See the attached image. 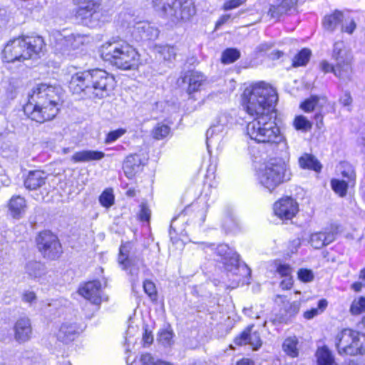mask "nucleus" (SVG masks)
Wrapping results in <instances>:
<instances>
[{
  "label": "nucleus",
  "mask_w": 365,
  "mask_h": 365,
  "mask_svg": "<svg viewBox=\"0 0 365 365\" xmlns=\"http://www.w3.org/2000/svg\"><path fill=\"white\" fill-rule=\"evenodd\" d=\"M61 47L59 49L65 54L69 55L73 51H76L81 46L88 43L89 37L86 35H81L78 34H72L62 38H59Z\"/></svg>",
  "instance_id": "16"
},
{
  "label": "nucleus",
  "mask_w": 365,
  "mask_h": 365,
  "mask_svg": "<svg viewBox=\"0 0 365 365\" xmlns=\"http://www.w3.org/2000/svg\"><path fill=\"white\" fill-rule=\"evenodd\" d=\"M231 120L232 118L229 114L222 113L217 117L215 123L208 128L206 133L207 149L220 143Z\"/></svg>",
  "instance_id": "13"
},
{
  "label": "nucleus",
  "mask_w": 365,
  "mask_h": 365,
  "mask_svg": "<svg viewBox=\"0 0 365 365\" xmlns=\"http://www.w3.org/2000/svg\"><path fill=\"white\" fill-rule=\"evenodd\" d=\"M362 287H364V284L362 282H357L352 284L351 287L356 292L361 291Z\"/></svg>",
  "instance_id": "64"
},
{
  "label": "nucleus",
  "mask_w": 365,
  "mask_h": 365,
  "mask_svg": "<svg viewBox=\"0 0 365 365\" xmlns=\"http://www.w3.org/2000/svg\"><path fill=\"white\" fill-rule=\"evenodd\" d=\"M229 250L230 249L227 245H220L216 248L217 255L223 257H226L228 255ZM225 267L228 272L232 273L235 275H250L251 270L247 266L246 264H240L238 255H235L229 259L225 257Z\"/></svg>",
  "instance_id": "14"
},
{
  "label": "nucleus",
  "mask_w": 365,
  "mask_h": 365,
  "mask_svg": "<svg viewBox=\"0 0 365 365\" xmlns=\"http://www.w3.org/2000/svg\"><path fill=\"white\" fill-rule=\"evenodd\" d=\"M151 211L146 204L142 203L140 205V210L138 214V217L141 221L148 222L150 218Z\"/></svg>",
  "instance_id": "52"
},
{
  "label": "nucleus",
  "mask_w": 365,
  "mask_h": 365,
  "mask_svg": "<svg viewBox=\"0 0 365 365\" xmlns=\"http://www.w3.org/2000/svg\"><path fill=\"white\" fill-rule=\"evenodd\" d=\"M277 272L284 277H288L292 273V268L287 264H280L277 268Z\"/></svg>",
  "instance_id": "55"
},
{
  "label": "nucleus",
  "mask_w": 365,
  "mask_h": 365,
  "mask_svg": "<svg viewBox=\"0 0 365 365\" xmlns=\"http://www.w3.org/2000/svg\"><path fill=\"white\" fill-rule=\"evenodd\" d=\"M255 175L257 182L272 192L281 184L290 180L292 175L287 163L275 158L259 167Z\"/></svg>",
  "instance_id": "6"
},
{
  "label": "nucleus",
  "mask_w": 365,
  "mask_h": 365,
  "mask_svg": "<svg viewBox=\"0 0 365 365\" xmlns=\"http://www.w3.org/2000/svg\"><path fill=\"white\" fill-rule=\"evenodd\" d=\"M182 81L187 83V92L191 96L193 93L199 91L200 87L206 81L205 76L197 71H188L182 77Z\"/></svg>",
  "instance_id": "19"
},
{
  "label": "nucleus",
  "mask_w": 365,
  "mask_h": 365,
  "mask_svg": "<svg viewBox=\"0 0 365 365\" xmlns=\"http://www.w3.org/2000/svg\"><path fill=\"white\" fill-rule=\"evenodd\" d=\"M170 132V128L164 123H158L152 130V136L156 140L165 138Z\"/></svg>",
  "instance_id": "38"
},
{
  "label": "nucleus",
  "mask_w": 365,
  "mask_h": 365,
  "mask_svg": "<svg viewBox=\"0 0 365 365\" xmlns=\"http://www.w3.org/2000/svg\"><path fill=\"white\" fill-rule=\"evenodd\" d=\"M336 233V228L313 233L310 236L309 242L314 248L320 249L331 243L335 240Z\"/></svg>",
  "instance_id": "20"
},
{
  "label": "nucleus",
  "mask_w": 365,
  "mask_h": 365,
  "mask_svg": "<svg viewBox=\"0 0 365 365\" xmlns=\"http://www.w3.org/2000/svg\"><path fill=\"white\" fill-rule=\"evenodd\" d=\"M72 2L76 6V17L82 24L89 27L98 24V9L101 0H72Z\"/></svg>",
  "instance_id": "10"
},
{
  "label": "nucleus",
  "mask_w": 365,
  "mask_h": 365,
  "mask_svg": "<svg viewBox=\"0 0 365 365\" xmlns=\"http://www.w3.org/2000/svg\"><path fill=\"white\" fill-rule=\"evenodd\" d=\"M159 53L165 61H172L175 58L176 49L173 46H165L160 48Z\"/></svg>",
  "instance_id": "48"
},
{
  "label": "nucleus",
  "mask_w": 365,
  "mask_h": 365,
  "mask_svg": "<svg viewBox=\"0 0 365 365\" xmlns=\"http://www.w3.org/2000/svg\"><path fill=\"white\" fill-rule=\"evenodd\" d=\"M230 19V14L222 15L220 19L216 22L215 27L219 28L222 25L225 24Z\"/></svg>",
  "instance_id": "61"
},
{
  "label": "nucleus",
  "mask_w": 365,
  "mask_h": 365,
  "mask_svg": "<svg viewBox=\"0 0 365 365\" xmlns=\"http://www.w3.org/2000/svg\"><path fill=\"white\" fill-rule=\"evenodd\" d=\"M61 305V302L57 299H53L51 302H43L41 309L45 312L50 313L51 314H56L57 309Z\"/></svg>",
  "instance_id": "49"
},
{
  "label": "nucleus",
  "mask_w": 365,
  "mask_h": 365,
  "mask_svg": "<svg viewBox=\"0 0 365 365\" xmlns=\"http://www.w3.org/2000/svg\"><path fill=\"white\" fill-rule=\"evenodd\" d=\"M333 58L336 61L335 66H332L327 61H322L320 68L324 73L331 72L336 77L341 79H349L351 74L352 57L344 49L341 42H337L334 46Z\"/></svg>",
  "instance_id": "9"
},
{
  "label": "nucleus",
  "mask_w": 365,
  "mask_h": 365,
  "mask_svg": "<svg viewBox=\"0 0 365 365\" xmlns=\"http://www.w3.org/2000/svg\"><path fill=\"white\" fill-rule=\"evenodd\" d=\"M143 341L144 344L150 345L153 341V336L151 332H149L147 329L143 336Z\"/></svg>",
  "instance_id": "59"
},
{
  "label": "nucleus",
  "mask_w": 365,
  "mask_h": 365,
  "mask_svg": "<svg viewBox=\"0 0 365 365\" xmlns=\"http://www.w3.org/2000/svg\"><path fill=\"white\" fill-rule=\"evenodd\" d=\"M240 57V52L236 48H227L223 51L221 61L224 64L234 63Z\"/></svg>",
  "instance_id": "37"
},
{
  "label": "nucleus",
  "mask_w": 365,
  "mask_h": 365,
  "mask_svg": "<svg viewBox=\"0 0 365 365\" xmlns=\"http://www.w3.org/2000/svg\"><path fill=\"white\" fill-rule=\"evenodd\" d=\"M23 300L26 302L32 303L36 300V295L34 292L27 291L23 294Z\"/></svg>",
  "instance_id": "57"
},
{
  "label": "nucleus",
  "mask_w": 365,
  "mask_h": 365,
  "mask_svg": "<svg viewBox=\"0 0 365 365\" xmlns=\"http://www.w3.org/2000/svg\"><path fill=\"white\" fill-rule=\"evenodd\" d=\"M46 174L41 170L30 171L24 180V186L30 190H35L46 183Z\"/></svg>",
  "instance_id": "22"
},
{
  "label": "nucleus",
  "mask_w": 365,
  "mask_h": 365,
  "mask_svg": "<svg viewBox=\"0 0 365 365\" xmlns=\"http://www.w3.org/2000/svg\"><path fill=\"white\" fill-rule=\"evenodd\" d=\"M326 103V98L312 96L300 104V108L306 113H309L315 110H321Z\"/></svg>",
  "instance_id": "28"
},
{
  "label": "nucleus",
  "mask_w": 365,
  "mask_h": 365,
  "mask_svg": "<svg viewBox=\"0 0 365 365\" xmlns=\"http://www.w3.org/2000/svg\"><path fill=\"white\" fill-rule=\"evenodd\" d=\"M274 44L272 42H266L261 43L258 47L257 50L259 52L267 51L273 47Z\"/></svg>",
  "instance_id": "60"
},
{
  "label": "nucleus",
  "mask_w": 365,
  "mask_h": 365,
  "mask_svg": "<svg viewBox=\"0 0 365 365\" xmlns=\"http://www.w3.org/2000/svg\"><path fill=\"white\" fill-rule=\"evenodd\" d=\"M274 212L281 220H291L299 211L298 203L291 197L279 199L274 204Z\"/></svg>",
  "instance_id": "15"
},
{
  "label": "nucleus",
  "mask_w": 365,
  "mask_h": 365,
  "mask_svg": "<svg viewBox=\"0 0 365 365\" xmlns=\"http://www.w3.org/2000/svg\"><path fill=\"white\" fill-rule=\"evenodd\" d=\"M297 2V0H282L279 5H272L269 8V13L272 17L278 18L279 16L291 9Z\"/></svg>",
  "instance_id": "32"
},
{
  "label": "nucleus",
  "mask_w": 365,
  "mask_h": 365,
  "mask_svg": "<svg viewBox=\"0 0 365 365\" xmlns=\"http://www.w3.org/2000/svg\"><path fill=\"white\" fill-rule=\"evenodd\" d=\"M236 365H254V362L250 359L243 358L237 361Z\"/></svg>",
  "instance_id": "63"
},
{
  "label": "nucleus",
  "mask_w": 365,
  "mask_h": 365,
  "mask_svg": "<svg viewBox=\"0 0 365 365\" xmlns=\"http://www.w3.org/2000/svg\"><path fill=\"white\" fill-rule=\"evenodd\" d=\"M105 157V153L102 151L83 150L76 152L71 157L73 163H88L93 160H101Z\"/></svg>",
  "instance_id": "24"
},
{
  "label": "nucleus",
  "mask_w": 365,
  "mask_h": 365,
  "mask_svg": "<svg viewBox=\"0 0 365 365\" xmlns=\"http://www.w3.org/2000/svg\"><path fill=\"white\" fill-rule=\"evenodd\" d=\"M26 272L32 278L38 279L46 273V267L40 262L30 261L25 267Z\"/></svg>",
  "instance_id": "33"
},
{
  "label": "nucleus",
  "mask_w": 365,
  "mask_h": 365,
  "mask_svg": "<svg viewBox=\"0 0 365 365\" xmlns=\"http://www.w3.org/2000/svg\"><path fill=\"white\" fill-rule=\"evenodd\" d=\"M319 111L315 113L314 116V119L315 120L316 126L318 129H321L323 125V115L321 113L320 110H318Z\"/></svg>",
  "instance_id": "58"
},
{
  "label": "nucleus",
  "mask_w": 365,
  "mask_h": 365,
  "mask_svg": "<svg viewBox=\"0 0 365 365\" xmlns=\"http://www.w3.org/2000/svg\"><path fill=\"white\" fill-rule=\"evenodd\" d=\"M253 325L247 327L240 335L235 338L236 345L242 346L249 344L254 350L261 347L262 341L258 331H254Z\"/></svg>",
  "instance_id": "18"
},
{
  "label": "nucleus",
  "mask_w": 365,
  "mask_h": 365,
  "mask_svg": "<svg viewBox=\"0 0 365 365\" xmlns=\"http://www.w3.org/2000/svg\"><path fill=\"white\" fill-rule=\"evenodd\" d=\"M238 219L232 212H228L223 219L222 226L227 231H233L238 226Z\"/></svg>",
  "instance_id": "39"
},
{
  "label": "nucleus",
  "mask_w": 365,
  "mask_h": 365,
  "mask_svg": "<svg viewBox=\"0 0 365 365\" xmlns=\"http://www.w3.org/2000/svg\"><path fill=\"white\" fill-rule=\"evenodd\" d=\"M136 29L143 40H155L158 37L160 33L157 27L151 25L148 22L138 23L137 24Z\"/></svg>",
  "instance_id": "26"
},
{
  "label": "nucleus",
  "mask_w": 365,
  "mask_h": 365,
  "mask_svg": "<svg viewBox=\"0 0 365 365\" xmlns=\"http://www.w3.org/2000/svg\"><path fill=\"white\" fill-rule=\"evenodd\" d=\"M282 350L289 357H297L299 353L298 339L295 336L286 338L282 344Z\"/></svg>",
  "instance_id": "30"
},
{
  "label": "nucleus",
  "mask_w": 365,
  "mask_h": 365,
  "mask_svg": "<svg viewBox=\"0 0 365 365\" xmlns=\"http://www.w3.org/2000/svg\"><path fill=\"white\" fill-rule=\"evenodd\" d=\"M153 7L174 24L190 20L196 9L192 0H152Z\"/></svg>",
  "instance_id": "7"
},
{
  "label": "nucleus",
  "mask_w": 365,
  "mask_h": 365,
  "mask_svg": "<svg viewBox=\"0 0 365 365\" xmlns=\"http://www.w3.org/2000/svg\"><path fill=\"white\" fill-rule=\"evenodd\" d=\"M32 329L30 320L28 318L19 319L14 326L15 339L20 342H25L30 339Z\"/></svg>",
  "instance_id": "21"
},
{
  "label": "nucleus",
  "mask_w": 365,
  "mask_h": 365,
  "mask_svg": "<svg viewBox=\"0 0 365 365\" xmlns=\"http://www.w3.org/2000/svg\"><path fill=\"white\" fill-rule=\"evenodd\" d=\"M247 0H227L223 4V9L228 11L236 9L246 2Z\"/></svg>",
  "instance_id": "53"
},
{
  "label": "nucleus",
  "mask_w": 365,
  "mask_h": 365,
  "mask_svg": "<svg viewBox=\"0 0 365 365\" xmlns=\"http://www.w3.org/2000/svg\"><path fill=\"white\" fill-rule=\"evenodd\" d=\"M277 101L275 90L265 83L247 88L243 93L246 112L254 120L247 125V133L260 143L278 144L284 139L277 126L274 107Z\"/></svg>",
  "instance_id": "1"
},
{
  "label": "nucleus",
  "mask_w": 365,
  "mask_h": 365,
  "mask_svg": "<svg viewBox=\"0 0 365 365\" xmlns=\"http://www.w3.org/2000/svg\"><path fill=\"white\" fill-rule=\"evenodd\" d=\"M100 53L105 61L120 70H137L142 64L138 52L123 40L113 39L106 42L101 46Z\"/></svg>",
  "instance_id": "4"
},
{
  "label": "nucleus",
  "mask_w": 365,
  "mask_h": 365,
  "mask_svg": "<svg viewBox=\"0 0 365 365\" xmlns=\"http://www.w3.org/2000/svg\"><path fill=\"white\" fill-rule=\"evenodd\" d=\"M355 28L356 24L353 20H351L348 26H346V27L342 26L341 30L349 34H352Z\"/></svg>",
  "instance_id": "62"
},
{
  "label": "nucleus",
  "mask_w": 365,
  "mask_h": 365,
  "mask_svg": "<svg viewBox=\"0 0 365 365\" xmlns=\"http://www.w3.org/2000/svg\"><path fill=\"white\" fill-rule=\"evenodd\" d=\"M335 346L341 356L365 353V335L351 329H344L335 337Z\"/></svg>",
  "instance_id": "8"
},
{
  "label": "nucleus",
  "mask_w": 365,
  "mask_h": 365,
  "mask_svg": "<svg viewBox=\"0 0 365 365\" xmlns=\"http://www.w3.org/2000/svg\"><path fill=\"white\" fill-rule=\"evenodd\" d=\"M341 175L344 178L347 179L348 182L354 185L356 179V173L354 168L347 163L341 164Z\"/></svg>",
  "instance_id": "42"
},
{
  "label": "nucleus",
  "mask_w": 365,
  "mask_h": 365,
  "mask_svg": "<svg viewBox=\"0 0 365 365\" xmlns=\"http://www.w3.org/2000/svg\"><path fill=\"white\" fill-rule=\"evenodd\" d=\"M44 46L40 36H23L9 41L2 51V60L7 63L23 62L39 56Z\"/></svg>",
  "instance_id": "5"
},
{
  "label": "nucleus",
  "mask_w": 365,
  "mask_h": 365,
  "mask_svg": "<svg viewBox=\"0 0 365 365\" xmlns=\"http://www.w3.org/2000/svg\"><path fill=\"white\" fill-rule=\"evenodd\" d=\"M327 302L326 299H321L318 302L317 307L312 308L304 313V317L307 319H312L314 317L321 314L327 307Z\"/></svg>",
  "instance_id": "40"
},
{
  "label": "nucleus",
  "mask_w": 365,
  "mask_h": 365,
  "mask_svg": "<svg viewBox=\"0 0 365 365\" xmlns=\"http://www.w3.org/2000/svg\"><path fill=\"white\" fill-rule=\"evenodd\" d=\"M300 309V303L297 301L293 302L289 304V307L286 309L287 314L289 317L296 315Z\"/></svg>",
  "instance_id": "54"
},
{
  "label": "nucleus",
  "mask_w": 365,
  "mask_h": 365,
  "mask_svg": "<svg viewBox=\"0 0 365 365\" xmlns=\"http://www.w3.org/2000/svg\"><path fill=\"white\" fill-rule=\"evenodd\" d=\"M77 335L78 327L76 324L68 322L63 323L56 334L57 339L63 343L73 341Z\"/></svg>",
  "instance_id": "23"
},
{
  "label": "nucleus",
  "mask_w": 365,
  "mask_h": 365,
  "mask_svg": "<svg viewBox=\"0 0 365 365\" xmlns=\"http://www.w3.org/2000/svg\"><path fill=\"white\" fill-rule=\"evenodd\" d=\"M143 289L152 301L157 300V290L155 284L150 280H145L143 282Z\"/></svg>",
  "instance_id": "47"
},
{
  "label": "nucleus",
  "mask_w": 365,
  "mask_h": 365,
  "mask_svg": "<svg viewBox=\"0 0 365 365\" xmlns=\"http://www.w3.org/2000/svg\"><path fill=\"white\" fill-rule=\"evenodd\" d=\"M173 333L170 330L164 329L159 333L158 341L164 346H170L173 343Z\"/></svg>",
  "instance_id": "46"
},
{
  "label": "nucleus",
  "mask_w": 365,
  "mask_h": 365,
  "mask_svg": "<svg viewBox=\"0 0 365 365\" xmlns=\"http://www.w3.org/2000/svg\"><path fill=\"white\" fill-rule=\"evenodd\" d=\"M350 312L354 315H358L365 312V297H361L354 299L351 303Z\"/></svg>",
  "instance_id": "43"
},
{
  "label": "nucleus",
  "mask_w": 365,
  "mask_h": 365,
  "mask_svg": "<svg viewBox=\"0 0 365 365\" xmlns=\"http://www.w3.org/2000/svg\"><path fill=\"white\" fill-rule=\"evenodd\" d=\"M343 19V14L339 11H336L332 14L325 16L324 20V27L325 29L332 31L341 23Z\"/></svg>",
  "instance_id": "34"
},
{
  "label": "nucleus",
  "mask_w": 365,
  "mask_h": 365,
  "mask_svg": "<svg viewBox=\"0 0 365 365\" xmlns=\"http://www.w3.org/2000/svg\"><path fill=\"white\" fill-rule=\"evenodd\" d=\"M311 51L308 48L302 49L293 58L292 66L294 67L304 66L309 61Z\"/></svg>",
  "instance_id": "36"
},
{
  "label": "nucleus",
  "mask_w": 365,
  "mask_h": 365,
  "mask_svg": "<svg viewBox=\"0 0 365 365\" xmlns=\"http://www.w3.org/2000/svg\"><path fill=\"white\" fill-rule=\"evenodd\" d=\"M294 128L302 133H307L312 130V123L302 115H297L293 120Z\"/></svg>",
  "instance_id": "35"
},
{
  "label": "nucleus",
  "mask_w": 365,
  "mask_h": 365,
  "mask_svg": "<svg viewBox=\"0 0 365 365\" xmlns=\"http://www.w3.org/2000/svg\"><path fill=\"white\" fill-rule=\"evenodd\" d=\"M299 165L303 169L313 170L316 172H319L322 169V165L318 160L309 153H304L299 158Z\"/></svg>",
  "instance_id": "31"
},
{
  "label": "nucleus",
  "mask_w": 365,
  "mask_h": 365,
  "mask_svg": "<svg viewBox=\"0 0 365 365\" xmlns=\"http://www.w3.org/2000/svg\"><path fill=\"white\" fill-rule=\"evenodd\" d=\"M298 277L303 282H310L314 279V274L310 269H300L298 271Z\"/></svg>",
  "instance_id": "51"
},
{
  "label": "nucleus",
  "mask_w": 365,
  "mask_h": 365,
  "mask_svg": "<svg viewBox=\"0 0 365 365\" xmlns=\"http://www.w3.org/2000/svg\"><path fill=\"white\" fill-rule=\"evenodd\" d=\"M126 133V130L123 128H119L115 130L110 131L107 134L105 140V143L107 144L111 143L117 140L119 138L123 135Z\"/></svg>",
  "instance_id": "50"
},
{
  "label": "nucleus",
  "mask_w": 365,
  "mask_h": 365,
  "mask_svg": "<svg viewBox=\"0 0 365 365\" xmlns=\"http://www.w3.org/2000/svg\"><path fill=\"white\" fill-rule=\"evenodd\" d=\"M9 208L13 217L19 218L26 211V200L20 195L13 196L9 200Z\"/></svg>",
  "instance_id": "27"
},
{
  "label": "nucleus",
  "mask_w": 365,
  "mask_h": 365,
  "mask_svg": "<svg viewBox=\"0 0 365 365\" xmlns=\"http://www.w3.org/2000/svg\"><path fill=\"white\" fill-rule=\"evenodd\" d=\"M141 159L138 155H130L126 158L123 168L125 175L132 178L140 170Z\"/></svg>",
  "instance_id": "25"
},
{
  "label": "nucleus",
  "mask_w": 365,
  "mask_h": 365,
  "mask_svg": "<svg viewBox=\"0 0 365 365\" xmlns=\"http://www.w3.org/2000/svg\"><path fill=\"white\" fill-rule=\"evenodd\" d=\"M349 182L342 180L333 179L331 181V185L334 191L341 197L345 196Z\"/></svg>",
  "instance_id": "41"
},
{
  "label": "nucleus",
  "mask_w": 365,
  "mask_h": 365,
  "mask_svg": "<svg viewBox=\"0 0 365 365\" xmlns=\"http://www.w3.org/2000/svg\"><path fill=\"white\" fill-rule=\"evenodd\" d=\"M131 245L123 244L119 249L118 262L123 270H128L133 287L138 282L139 265L142 264L140 258L130 254Z\"/></svg>",
  "instance_id": "12"
},
{
  "label": "nucleus",
  "mask_w": 365,
  "mask_h": 365,
  "mask_svg": "<svg viewBox=\"0 0 365 365\" xmlns=\"http://www.w3.org/2000/svg\"><path fill=\"white\" fill-rule=\"evenodd\" d=\"M38 251L44 258L56 259L62 253L61 245L58 237L51 231L44 230L38 233L36 238Z\"/></svg>",
  "instance_id": "11"
},
{
  "label": "nucleus",
  "mask_w": 365,
  "mask_h": 365,
  "mask_svg": "<svg viewBox=\"0 0 365 365\" xmlns=\"http://www.w3.org/2000/svg\"><path fill=\"white\" fill-rule=\"evenodd\" d=\"M99 202L102 206L105 207H110L114 203V195L112 190H106L102 192L99 197Z\"/></svg>",
  "instance_id": "44"
},
{
  "label": "nucleus",
  "mask_w": 365,
  "mask_h": 365,
  "mask_svg": "<svg viewBox=\"0 0 365 365\" xmlns=\"http://www.w3.org/2000/svg\"><path fill=\"white\" fill-rule=\"evenodd\" d=\"M78 293L94 304L101 303V283L98 280L85 283L78 289Z\"/></svg>",
  "instance_id": "17"
},
{
  "label": "nucleus",
  "mask_w": 365,
  "mask_h": 365,
  "mask_svg": "<svg viewBox=\"0 0 365 365\" xmlns=\"http://www.w3.org/2000/svg\"><path fill=\"white\" fill-rule=\"evenodd\" d=\"M114 86L113 76L101 69L78 72L72 76L69 82V88L73 93H83L90 98H105Z\"/></svg>",
  "instance_id": "3"
},
{
  "label": "nucleus",
  "mask_w": 365,
  "mask_h": 365,
  "mask_svg": "<svg viewBox=\"0 0 365 365\" xmlns=\"http://www.w3.org/2000/svg\"><path fill=\"white\" fill-rule=\"evenodd\" d=\"M62 89L59 86L40 83L29 94L24 113L32 120L42 123L52 120L59 110Z\"/></svg>",
  "instance_id": "2"
},
{
  "label": "nucleus",
  "mask_w": 365,
  "mask_h": 365,
  "mask_svg": "<svg viewBox=\"0 0 365 365\" xmlns=\"http://www.w3.org/2000/svg\"><path fill=\"white\" fill-rule=\"evenodd\" d=\"M316 357L318 365H337L334 355L327 346L317 349Z\"/></svg>",
  "instance_id": "29"
},
{
  "label": "nucleus",
  "mask_w": 365,
  "mask_h": 365,
  "mask_svg": "<svg viewBox=\"0 0 365 365\" xmlns=\"http://www.w3.org/2000/svg\"><path fill=\"white\" fill-rule=\"evenodd\" d=\"M140 361L142 365H171L170 363L165 361L155 360L153 356L148 353L141 355Z\"/></svg>",
  "instance_id": "45"
},
{
  "label": "nucleus",
  "mask_w": 365,
  "mask_h": 365,
  "mask_svg": "<svg viewBox=\"0 0 365 365\" xmlns=\"http://www.w3.org/2000/svg\"><path fill=\"white\" fill-rule=\"evenodd\" d=\"M340 103L344 106H350L352 103V98L349 92L344 93L339 98Z\"/></svg>",
  "instance_id": "56"
}]
</instances>
